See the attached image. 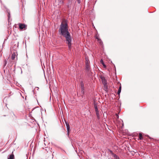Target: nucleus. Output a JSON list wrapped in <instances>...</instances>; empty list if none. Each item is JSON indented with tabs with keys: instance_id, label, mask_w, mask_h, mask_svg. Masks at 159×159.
Here are the masks:
<instances>
[{
	"instance_id": "nucleus-2",
	"label": "nucleus",
	"mask_w": 159,
	"mask_h": 159,
	"mask_svg": "<svg viewBox=\"0 0 159 159\" xmlns=\"http://www.w3.org/2000/svg\"><path fill=\"white\" fill-rule=\"evenodd\" d=\"M19 28L21 30H23V29H25L26 25L24 24L20 23L19 24Z\"/></svg>"
},
{
	"instance_id": "nucleus-9",
	"label": "nucleus",
	"mask_w": 159,
	"mask_h": 159,
	"mask_svg": "<svg viewBox=\"0 0 159 159\" xmlns=\"http://www.w3.org/2000/svg\"><path fill=\"white\" fill-rule=\"evenodd\" d=\"M86 70L89 71L90 70V66L89 64L85 65Z\"/></svg>"
},
{
	"instance_id": "nucleus-16",
	"label": "nucleus",
	"mask_w": 159,
	"mask_h": 159,
	"mask_svg": "<svg viewBox=\"0 0 159 159\" xmlns=\"http://www.w3.org/2000/svg\"><path fill=\"white\" fill-rule=\"evenodd\" d=\"M94 108L95 111L97 112L98 111V108L97 106L96 105H94Z\"/></svg>"
},
{
	"instance_id": "nucleus-28",
	"label": "nucleus",
	"mask_w": 159,
	"mask_h": 159,
	"mask_svg": "<svg viewBox=\"0 0 159 159\" xmlns=\"http://www.w3.org/2000/svg\"><path fill=\"white\" fill-rule=\"evenodd\" d=\"M103 66H104V67H106V66L105 65H103Z\"/></svg>"
},
{
	"instance_id": "nucleus-24",
	"label": "nucleus",
	"mask_w": 159,
	"mask_h": 159,
	"mask_svg": "<svg viewBox=\"0 0 159 159\" xmlns=\"http://www.w3.org/2000/svg\"><path fill=\"white\" fill-rule=\"evenodd\" d=\"M66 125V124H69L66 121H65Z\"/></svg>"
},
{
	"instance_id": "nucleus-15",
	"label": "nucleus",
	"mask_w": 159,
	"mask_h": 159,
	"mask_svg": "<svg viewBox=\"0 0 159 159\" xmlns=\"http://www.w3.org/2000/svg\"><path fill=\"white\" fill-rule=\"evenodd\" d=\"M15 57V53H13L11 55V59L12 60H14V59Z\"/></svg>"
},
{
	"instance_id": "nucleus-17",
	"label": "nucleus",
	"mask_w": 159,
	"mask_h": 159,
	"mask_svg": "<svg viewBox=\"0 0 159 159\" xmlns=\"http://www.w3.org/2000/svg\"><path fill=\"white\" fill-rule=\"evenodd\" d=\"M98 41L100 45H102L103 43L102 41L100 39L98 40Z\"/></svg>"
},
{
	"instance_id": "nucleus-23",
	"label": "nucleus",
	"mask_w": 159,
	"mask_h": 159,
	"mask_svg": "<svg viewBox=\"0 0 159 159\" xmlns=\"http://www.w3.org/2000/svg\"><path fill=\"white\" fill-rule=\"evenodd\" d=\"M101 62L102 63V65H105V64H104V63H103V61H102V60H101Z\"/></svg>"
},
{
	"instance_id": "nucleus-19",
	"label": "nucleus",
	"mask_w": 159,
	"mask_h": 159,
	"mask_svg": "<svg viewBox=\"0 0 159 159\" xmlns=\"http://www.w3.org/2000/svg\"><path fill=\"white\" fill-rule=\"evenodd\" d=\"M96 39L98 40H98L100 39L98 36H96Z\"/></svg>"
},
{
	"instance_id": "nucleus-10",
	"label": "nucleus",
	"mask_w": 159,
	"mask_h": 159,
	"mask_svg": "<svg viewBox=\"0 0 159 159\" xmlns=\"http://www.w3.org/2000/svg\"><path fill=\"white\" fill-rule=\"evenodd\" d=\"M113 156L114 159H120L119 157L115 154H113Z\"/></svg>"
},
{
	"instance_id": "nucleus-18",
	"label": "nucleus",
	"mask_w": 159,
	"mask_h": 159,
	"mask_svg": "<svg viewBox=\"0 0 159 159\" xmlns=\"http://www.w3.org/2000/svg\"><path fill=\"white\" fill-rule=\"evenodd\" d=\"M70 2H69V3H68L67 4V7L68 8H69L70 7Z\"/></svg>"
},
{
	"instance_id": "nucleus-11",
	"label": "nucleus",
	"mask_w": 159,
	"mask_h": 159,
	"mask_svg": "<svg viewBox=\"0 0 159 159\" xmlns=\"http://www.w3.org/2000/svg\"><path fill=\"white\" fill-rule=\"evenodd\" d=\"M66 127L67 129V131L68 132V134L69 133L70 130V127L69 124H66Z\"/></svg>"
},
{
	"instance_id": "nucleus-5",
	"label": "nucleus",
	"mask_w": 159,
	"mask_h": 159,
	"mask_svg": "<svg viewBox=\"0 0 159 159\" xmlns=\"http://www.w3.org/2000/svg\"><path fill=\"white\" fill-rule=\"evenodd\" d=\"M81 86V91L84 92V84L83 81H81L80 83Z\"/></svg>"
},
{
	"instance_id": "nucleus-3",
	"label": "nucleus",
	"mask_w": 159,
	"mask_h": 159,
	"mask_svg": "<svg viewBox=\"0 0 159 159\" xmlns=\"http://www.w3.org/2000/svg\"><path fill=\"white\" fill-rule=\"evenodd\" d=\"M101 78L103 84H107V80L104 77L101 76Z\"/></svg>"
},
{
	"instance_id": "nucleus-22",
	"label": "nucleus",
	"mask_w": 159,
	"mask_h": 159,
	"mask_svg": "<svg viewBox=\"0 0 159 159\" xmlns=\"http://www.w3.org/2000/svg\"><path fill=\"white\" fill-rule=\"evenodd\" d=\"M110 152L111 153V154L112 155V156H113V154H115L113 152H112V151H110Z\"/></svg>"
},
{
	"instance_id": "nucleus-29",
	"label": "nucleus",
	"mask_w": 159,
	"mask_h": 159,
	"mask_svg": "<svg viewBox=\"0 0 159 159\" xmlns=\"http://www.w3.org/2000/svg\"><path fill=\"white\" fill-rule=\"evenodd\" d=\"M69 134H68V132H67V135H69Z\"/></svg>"
},
{
	"instance_id": "nucleus-12",
	"label": "nucleus",
	"mask_w": 159,
	"mask_h": 159,
	"mask_svg": "<svg viewBox=\"0 0 159 159\" xmlns=\"http://www.w3.org/2000/svg\"><path fill=\"white\" fill-rule=\"evenodd\" d=\"M85 65L89 64V60L87 58H85Z\"/></svg>"
},
{
	"instance_id": "nucleus-6",
	"label": "nucleus",
	"mask_w": 159,
	"mask_h": 159,
	"mask_svg": "<svg viewBox=\"0 0 159 159\" xmlns=\"http://www.w3.org/2000/svg\"><path fill=\"white\" fill-rule=\"evenodd\" d=\"M104 86L103 87V89L106 91H108V88L107 84H103Z\"/></svg>"
},
{
	"instance_id": "nucleus-1",
	"label": "nucleus",
	"mask_w": 159,
	"mask_h": 159,
	"mask_svg": "<svg viewBox=\"0 0 159 159\" xmlns=\"http://www.w3.org/2000/svg\"><path fill=\"white\" fill-rule=\"evenodd\" d=\"M59 32L60 34L66 38V43L68 45V48L70 49L71 47L72 39L68 29L67 23L62 22L60 25Z\"/></svg>"
},
{
	"instance_id": "nucleus-27",
	"label": "nucleus",
	"mask_w": 159,
	"mask_h": 159,
	"mask_svg": "<svg viewBox=\"0 0 159 159\" xmlns=\"http://www.w3.org/2000/svg\"><path fill=\"white\" fill-rule=\"evenodd\" d=\"M103 66H104V67H106V66L105 65H103Z\"/></svg>"
},
{
	"instance_id": "nucleus-14",
	"label": "nucleus",
	"mask_w": 159,
	"mask_h": 159,
	"mask_svg": "<svg viewBox=\"0 0 159 159\" xmlns=\"http://www.w3.org/2000/svg\"><path fill=\"white\" fill-rule=\"evenodd\" d=\"M139 139L140 140H142L143 139V138L142 137V134L141 133H139Z\"/></svg>"
},
{
	"instance_id": "nucleus-26",
	"label": "nucleus",
	"mask_w": 159,
	"mask_h": 159,
	"mask_svg": "<svg viewBox=\"0 0 159 159\" xmlns=\"http://www.w3.org/2000/svg\"><path fill=\"white\" fill-rule=\"evenodd\" d=\"M60 2H61V1H60ZM61 3H63V1H62L61 2Z\"/></svg>"
},
{
	"instance_id": "nucleus-20",
	"label": "nucleus",
	"mask_w": 159,
	"mask_h": 159,
	"mask_svg": "<svg viewBox=\"0 0 159 159\" xmlns=\"http://www.w3.org/2000/svg\"><path fill=\"white\" fill-rule=\"evenodd\" d=\"M77 2L79 4H80L81 3V0H77Z\"/></svg>"
},
{
	"instance_id": "nucleus-21",
	"label": "nucleus",
	"mask_w": 159,
	"mask_h": 159,
	"mask_svg": "<svg viewBox=\"0 0 159 159\" xmlns=\"http://www.w3.org/2000/svg\"><path fill=\"white\" fill-rule=\"evenodd\" d=\"M96 112L97 116H98V115H99V113L98 111L97 112Z\"/></svg>"
},
{
	"instance_id": "nucleus-13",
	"label": "nucleus",
	"mask_w": 159,
	"mask_h": 159,
	"mask_svg": "<svg viewBox=\"0 0 159 159\" xmlns=\"http://www.w3.org/2000/svg\"><path fill=\"white\" fill-rule=\"evenodd\" d=\"M7 64V61L6 60H5L3 61V67H5Z\"/></svg>"
},
{
	"instance_id": "nucleus-7",
	"label": "nucleus",
	"mask_w": 159,
	"mask_h": 159,
	"mask_svg": "<svg viewBox=\"0 0 159 159\" xmlns=\"http://www.w3.org/2000/svg\"><path fill=\"white\" fill-rule=\"evenodd\" d=\"M14 156L12 154L9 155V157H8V159H14Z\"/></svg>"
},
{
	"instance_id": "nucleus-8",
	"label": "nucleus",
	"mask_w": 159,
	"mask_h": 159,
	"mask_svg": "<svg viewBox=\"0 0 159 159\" xmlns=\"http://www.w3.org/2000/svg\"><path fill=\"white\" fill-rule=\"evenodd\" d=\"M121 84H120V86L119 87V89L118 90V92H117V94L119 95L120 94V93L121 92Z\"/></svg>"
},
{
	"instance_id": "nucleus-25",
	"label": "nucleus",
	"mask_w": 159,
	"mask_h": 159,
	"mask_svg": "<svg viewBox=\"0 0 159 159\" xmlns=\"http://www.w3.org/2000/svg\"><path fill=\"white\" fill-rule=\"evenodd\" d=\"M36 88H37V90H38V89H39V88H38V87H36Z\"/></svg>"
},
{
	"instance_id": "nucleus-4",
	"label": "nucleus",
	"mask_w": 159,
	"mask_h": 159,
	"mask_svg": "<svg viewBox=\"0 0 159 159\" xmlns=\"http://www.w3.org/2000/svg\"><path fill=\"white\" fill-rule=\"evenodd\" d=\"M6 10L7 12L8 13L7 16L9 22L10 21V10L6 8Z\"/></svg>"
}]
</instances>
